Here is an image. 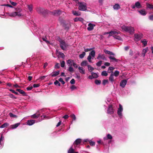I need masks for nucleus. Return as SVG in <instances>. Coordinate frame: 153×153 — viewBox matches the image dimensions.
<instances>
[{
	"label": "nucleus",
	"instance_id": "f257e3e1",
	"mask_svg": "<svg viewBox=\"0 0 153 153\" xmlns=\"http://www.w3.org/2000/svg\"><path fill=\"white\" fill-rule=\"evenodd\" d=\"M121 28L123 30L130 34H133L134 33L135 30L133 27L123 25L121 26Z\"/></svg>",
	"mask_w": 153,
	"mask_h": 153
},
{
	"label": "nucleus",
	"instance_id": "f03ea898",
	"mask_svg": "<svg viewBox=\"0 0 153 153\" xmlns=\"http://www.w3.org/2000/svg\"><path fill=\"white\" fill-rule=\"evenodd\" d=\"M59 41L60 43L59 45L61 49L63 50H66L68 47V45L66 43L64 40L62 39H59Z\"/></svg>",
	"mask_w": 153,
	"mask_h": 153
},
{
	"label": "nucleus",
	"instance_id": "7ed1b4c3",
	"mask_svg": "<svg viewBox=\"0 0 153 153\" xmlns=\"http://www.w3.org/2000/svg\"><path fill=\"white\" fill-rule=\"evenodd\" d=\"M79 4L78 9L81 11H85L87 10V6L85 3L79 2L78 3Z\"/></svg>",
	"mask_w": 153,
	"mask_h": 153
},
{
	"label": "nucleus",
	"instance_id": "20e7f679",
	"mask_svg": "<svg viewBox=\"0 0 153 153\" xmlns=\"http://www.w3.org/2000/svg\"><path fill=\"white\" fill-rule=\"evenodd\" d=\"M36 10L39 13H41L43 15H45L48 13V11L42 8L38 7Z\"/></svg>",
	"mask_w": 153,
	"mask_h": 153
},
{
	"label": "nucleus",
	"instance_id": "39448f33",
	"mask_svg": "<svg viewBox=\"0 0 153 153\" xmlns=\"http://www.w3.org/2000/svg\"><path fill=\"white\" fill-rule=\"evenodd\" d=\"M123 110L122 106L120 104L119 105V108H118L117 110V114L118 115L120 116H122V112Z\"/></svg>",
	"mask_w": 153,
	"mask_h": 153
},
{
	"label": "nucleus",
	"instance_id": "423d86ee",
	"mask_svg": "<svg viewBox=\"0 0 153 153\" xmlns=\"http://www.w3.org/2000/svg\"><path fill=\"white\" fill-rule=\"evenodd\" d=\"M16 12L10 13H7L8 14V15L10 17H15L16 16H17L19 17L21 16H22V14H18L16 13Z\"/></svg>",
	"mask_w": 153,
	"mask_h": 153
},
{
	"label": "nucleus",
	"instance_id": "0eeeda50",
	"mask_svg": "<svg viewBox=\"0 0 153 153\" xmlns=\"http://www.w3.org/2000/svg\"><path fill=\"white\" fill-rule=\"evenodd\" d=\"M52 13L53 15L58 16L60 15L62 13L60 10H55L53 11Z\"/></svg>",
	"mask_w": 153,
	"mask_h": 153
},
{
	"label": "nucleus",
	"instance_id": "6e6552de",
	"mask_svg": "<svg viewBox=\"0 0 153 153\" xmlns=\"http://www.w3.org/2000/svg\"><path fill=\"white\" fill-rule=\"evenodd\" d=\"M107 113L110 114H113L114 113V111L112 105H110L108 106V109L107 110Z\"/></svg>",
	"mask_w": 153,
	"mask_h": 153
},
{
	"label": "nucleus",
	"instance_id": "1a4fd4ad",
	"mask_svg": "<svg viewBox=\"0 0 153 153\" xmlns=\"http://www.w3.org/2000/svg\"><path fill=\"white\" fill-rule=\"evenodd\" d=\"M95 26V25L93 24L90 23L88 25V27H87V30L88 31H91L94 29V27Z\"/></svg>",
	"mask_w": 153,
	"mask_h": 153
},
{
	"label": "nucleus",
	"instance_id": "9d476101",
	"mask_svg": "<svg viewBox=\"0 0 153 153\" xmlns=\"http://www.w3.org/2000/svg\"><path fill=\"white\" fill-rule=\"evenodd\" d=\"M118 32L116 31H111L107 33V34H108L109 35L108 36V38L110 37L111 36H112L113 35H117L118 34Z\"/></svg>",
	"mask_w": 153,
	"mask_h": 153
},
{
	"label": "nucleus",
	"instance_id": "9b49d317",
	"mask_svg": "<svg viewBox=\"0 0 153 153\" xmlns=\"http://www.w3.org/2000/svg\"><path fill=\"white\" fill-rule=\"evenodd\" d=\"M127 82V81L126 79H123L120 82V86L123 88H124Z\"/></svg>",
	"mask_w": 153,
	"mask_h": 153
},
{
	"label": "nucleus",
	"instance_id": "f8f14e48",
	"mask_svg": "<svg viewBox=\"0 0 153 153\" xmlns=\"http://www.w3.org/2000/svg\"><path fill=\"white\" fill-rule=\"evenodd\" d=\"M97 58V59H101L105 61L107 60L104 54L101 55L100 54H99Z\"/></svg>",
	"mask_w": 153,
	"mask_h": 153
},
{
	"label": "nucleus",
	"instance_id": "ddd939ff",
	"mask_svg": "<svg viewBox=\"0 0 153 153\" xmlns=\"http://www.w3.org/2000/svg\"><path fill=\"white\" fill-rule=\"evenodd\" d=\"M109 58L110 59V62H117L119 61L118 59L112 56H110L109 57Z\"/></svg>",
	"mask_w": 153,
	"mask_h": 153
},
{
	"label": "nucleus",
	"instance_id": "4468645a",
	"mask_svg": "<svg viewBox=\"0 0 153 153\" xmlns=\"http://www.w3.org/2000/svg\"><path fill=\"white\" fill-rule=\"evenodd\" d=\"M16 91L19 92V93L22 95L23 96H27V94L23 90L21 89H17Z\"/></svg>",
	"mask_w": 153,
	"mask_h": 153
},
{
	"label": "nucleus",
	"instance_id": "2eb2a0df",
	"mask_svg": "<svg viewBox=\"0 0 153 153\" xmlns=\"http://www.w3.org/2000/svg\"><path fill=\"white\" fill-rule=\"evenodd\" d=\"M71 26V24H64L63 27H64L65 30L68 31Z\"/></svg>",
	"mask_w": 153,
	"mask_h": 153
},
{
	"label": "nucleus",
	"instance_id": "dca6fc26",
	"mask_svg": "<svg viewBox=\"0 0 153 153\" xmlns=\"http://www.w3.org/2000/svg\"><path fill=\"white\" fill-rule=\"evenodd\" d=\"M35 122V120H28L27 122V124L29 126H31L34 124Z\"/></svg>",
	"mask_w": 153,
	"mask_h": 153
},
{
	"label": "nucleus",
	"instance_id": "f3484780",
	"mask_svg": "<svg viewBox=\"0 0 153 153\" xmlns=\"http://www.w3.org/2000/svg\"><path fill=\"white\" fill-rule=\"evenodd\" d=\"M109 80L111 82H113V81L115 80V79L114 78V74L113 73H111L109 77Z\"/></svg>",
	"mask_w": 153,
	"mask_h": 153
},
{
	"label": "nucleus",
	"instance_id": "a211bd4d",
	"mask_svg": "<svg viewBox=\"0 0 153 153\" xmlns=\"http://www.w3.org/2000/svg\"><path fill=\"white\" fill-rule=\"evenodd\" d=\"M82 141V140L78 138L75 140L74 143V144L76 145H78L80 144Z\"/></svg>",
	"mask_w": 153,
	"mask_h": 153
},
{
	"label": "nucleus",
	"instance_id": "6ab92c4d",
	"mask_svg": "<svg viewBox=\"0 0 153 153\" xmlns=\"http://www.w3.org/2000/svg\"><path fill=\"white\" fill-rule=\"evenodd\" d=\"M60 73L59 71H55L53 72V74H51V75L52 77H55L58 75Z\"/></svg>",
	"mask_w": 153,
	"mask_h": 153
},
{
	"label": "nucleus",
	"instance_id": "aec40b11",
	"mask_svg": "<svg viewBox=\"0 0 153 153\" xmlns=\"http://www.w3.org/2000/svg\"><path fill=\"white\" fill-rule=\"evenodd\" d=\"M78 69L80 73L83 74H85V70H83V68L82 67L79 66L78 67Z\"/></svg>",
	"mask_w": 153,
	"mask_h": 153
},
{
	"label": "nucleus",
	"instance_id": "412c9836",
	"mask_svg": "<svg viewBox=\"0 0 153 153\" xmlns=\"http://www.w3.org/2000/svg\"><path fill=\"white\" fill-rule=\"evenodd\" d=\"M67 64H69V66H72V63L73 64V62H74V61L71 59H69L67 61Z\"/></svg>",
	"mask_w": 153,
	"mask_h": 153
},
{
	"label": "nucleus",
	"instance_id": "4be33fe9",
	"mask_svg": "<svg viewBox=\"0 0 153 153\" xmlns=\"http://www.w3.org/2000/svg\"><path fill=\"white\" fill-rule=\"evenodd\" d=\"M20 124V123H17L14 125H11L10 126L11 128L12 129H14L17 127Z\"/></svg>",
	"mask_w": 153,
	"mask_h": 153
},
{
	"label": "nucleus",
	"instance_id": "5701e85b",
	"mask_svg": "<svg viewBox=\"0 0 153 153\" xmlns=\"http://www.w3.org/2000/svg\"><path fill=\"white\" fill-rule=\"evenodd\" d=\"M138 12L141 14L143 16H145L146 14V13L144 9L141 10L139 11Z\"/></svg>",
	"mask_w": 153,
	"mask_h": 153
},
{
	"label": "nucleus",
	"instance_id": "b1692460",
	"mask_svg": "<svg viewBox=\"0 0 153 153\" xmlns=\"http://www.w3.org/2000/svg\"><path fill=\"white\" fill-rule=\"evenodd\" d=\"M104 52L107 54H109V55H114V54L112 52H111L109 51H108L106 49H105L104 50Z\"/></svg>",
	"mask_w": 153,
	"mask_h": 153
},
{
	"label": "nucleus",
	"instance_id": "393cba45",
	"mask_svg": "<svg viewBox=\"0 0 153 153\" xmlns=\"http://www.w3.org/2000/svg\"><path fill=\"white\" fill-rule=\"evenodd\" d=\"M113 8L114 10H117L120 9V7L118 4H115L114 5Z\"/></svg>",
	"mask_w": 153,
	"mask_h": 153
},
{
	"label": "nucleus",
	"instance_id": "a878e982",
	"mask_svg": "<svg viewBox=\"0 0 153 153\" xmlns=\"http://www.w3.org/2000/svg\"><path fill=\"white\" fill-rule=\"evenodd\" d=\"M40 115V114H34L31 116L32 118L35 119L38 118Z\"/></svg>",
	"mask_w": 153,
	"mask_h": 153
},
{
	"label": "nucleus",
	"instance_id": "bb28decb",
	"mask_svg": "<svg viewBox=\"0 0 153 153\" xmlns=\"http://www.w3.org/2000/svg\"><path fill=\"white\" fill-rule=\"evenodd\" d=\"M135 5L137 8H139L141 7L142 6L140 3L138 1L136 2L135 3Z\"/></svg>",
	"mask_w": 153,
	"mask_h": 153
},
{
	"label": "nucleus",
	"instance_id": "cd10ccee",
	"mask_svg": "<svg viewBox=\"0 0 153 153\" xmlns=\"http://www.w3.org/2000/svg\"><path fill=\"white\" fill-rule=\"evenodd\" d=\"M16 12L17 13V14H21L20 12L22 11V10L20 8L17 7L15 9Z\"/></svg>",
	"mask_w": 153,
	"mask_h": 153
},
{
	"label": "nucleus",
	"instance_id": "c85d7f7f",
	"mask_svg": "<svg viewBox=\"0 0 153 153\" xmlns=\"http://www.w3.org/2000/svg\"><path fill=\"white\" fill-rule=\"evenodd\" d=\"M134 36L138 40H140L142 38L141 35L139 34H135L134 35Z\"/></svg>",
	"mask_w": 153,
	"mask_h": 153
},
{
	"label": "nucleus",
	"instance_id": "c756f323",
	"mask_svg": "<svg viewBox=\"0 0 153 153\" xmlns=\"http://www.w3.org/2000/svg\"><path fill=\"white\" fill-rule=\"evenodd\" d=\"M88 62L87 61H82L81 63V66H86L88 64Z\"/></svg>",
	"mask_w": 153,
	"mask_h": 153
},
{
	"label": "nucleus",
	"instance_id": "7c9ffc66",
	"mask_svg": "<svg viewBox=\"0 0 153 153\" xmlns=\"http://www.w3.org/2000/svg\"><path fill=\"white\" fill-rule=\"evenodd\" d=\"M72 13L75 16H79L80 15V13H78L76 10L72 11Z\"/></svg>",
	"mask_w": 153,
	"mask_h": 153
},
{
	"label": "nucleus",
	"instance_id": "2f4dec72",
	"mask_svg": "<svg viewBox=\"0 0 153 153\" xmlns=\"http://www.w3.org/2000/svg\"><path fill=\"white\" fill-rule=\"evenodd\" d=\"M9 125V124L8 123H4L0 127V128H3L5 127H7Z\"/></svg>",
	"mask_w": 153,
	"mask_h": 153
},
{
	"label": "nucleus",
	"instance_id": "473e14b6",
	"mask_svg": "<svg viewBox=\"0 0 153 153\" xmlns=\"http://www.w3.org/2000/svg\"><path fill=\"white\" fill-rule=\"evenodd\" d=\"M91 74L93 76L94 78H97L98 77L97 74L96 73L92 72L91 73Z\"/></svg>",
	"mask_w": 153,
	"mask_h": 153
},
{
	"label": "nucleus",
	"instance_id": "72a5a7b5",
	"mask_svg": "<svg viewBox=\"0 0 153 153\" xmlns=\"http://www.w3.org/2000/svg\"><path fill=\"white\" fill-rule=\"evenodd\" d=\"M114 69V68L111 67H109L108 68V71H110L108 72V73H113V71Z\"/></svg>",
	"mask_w": 153,
	"mask_h": 153
},
{
	"label": "nucleus",
	"instance_id": "f704fd0d",
	"mask_svg": "<svg viewBox=\"0 0 153 153\" xmlns=\"http://www.w3.org/2000/svg\"><path fill=\"white\" fill-rule=\"evenodd\" d=\"M85 55V53L84 52H83L82 54L79 55V57L81 59L83 58Z\"/></svg>",
	"mask_w": 153,
	"mask_h": 153
},
{
	"label": "nucleus",
	"instance_id": "c9c22d12",
	"mask_svg": "<svg viewBox=\"0 0 153 153\" xmlns=\"http://www.w3.org/2000/svg\"><path fill=\"white\" fill-rule=\"evenodd\" d=\"M141 42L143 44L144 46H145L147 44V42L146 41V39H144L143 40H141Z\"/></svg>",
	"mask_w": 153,
	"mask_h": 153
},
{
	"label": "nucleus",
	"instance_id": "e433bc0d",
	"mask_svg": "<svg viewBox=\"0 0 153 153\" xmlns=\"http://www.w3.org/2000/svg\"><path fill=\"white\" fill-rule=\"evenodd\" d=\"M74 150L72 148V147H71L68 150V153H74Z\"/></svg>",
	"mask_w": 153,
	"mask_h": 153
},
{
	"label": "nucleus",
	"instance_id": "4c0bfd02",
	"mask_svg": "<svg viewBox=\"0 0 153 153\" xmlns=\"http://www.w3.org/2000/svg\"><path fill=\"white\" fill-rule=\"evenodd\" d=\"M148 48H146L144 49L143 51V54L144 56L145 55V53L147 52Z\"/></svg>",
	"mask_w": 153,
	"mask_h": 153
},
{
	"label": "nucleus",
	"instance_id": "58836bf2",
	"mask_svg": "<svg viewBox=\"0 0 153 153\" xmlns=\"http://www.w3.org/2000/svg\"><path fill=\"white\" fill-rule=\"evenodd\" d=\"M9 115L10 116V117H12V118H17V116L16 115L14 114L11 113H10L9 114Z\"/></svg>",
	"mask_w": 153,
	"mask_h": 153
},
{
	"label": "nucleus",
	"instance_id": "ea45409f",
	"mask_svg": "<svg viewBox=\"0 0 153 153\" xmlns=\"http://www.w3.org/2000/svg\"><path fill=\"white\" fill-rule=\"evenodd\" d=\"M113 74H114V76L116 77H117L119 76V71H116L114 72Z\"/></svg>",
	"mask_w": 153,
	"mask_h": 153
},
{
	"label": "nucleus",
	"instance_id": "a19ab883",
	"mask_svg": "<svg viewBox=\"0 0 153 153\" xmlns=\"http://www.w3.org/2000/svg\"><path fill=\"white\" fill-rule=\"evenodd\" d=\"M101 75L102 76H107L108 74L106 71H104L102 72Z\"/></svg>",
	"mask_w": 153,
	"mask_h": 153
},
{
	"label": "nucleus",
	"instance_id": "79ce46f5",
	"mask_svg": "<svg viewBox=\"0 0 153 153\" xmlns=\"http://www.w3.org/2000/svg\"><path fill=\"white\" fill-rule=\"evenodd\" d=\"M89 55H90L91 56H92V57H94L95 55V52L94 50L92 51L90 53Z\"/></svg>",
	"mask_w": 153,
	"mask_h": 153
},
{
	"label": "nucleus",
	"instance_id": "37998d69",
	"mask_svg": "<svg viewBox=\"0 0 153 153\" xmlns=\"http://www.w3.org/2000/svg\"><path fill=\"white\" fill-rule=\"evenodd\" d=\"M8 96L10 98L13 99H16L17 98L16 97H15L13 94H9Z\"/></svg>",
	"mask_w": 153,
	"mask_h": 153
},
{
	"label": "nucleus",
	"instance_id": "c03bdc74",
	"mask_svg": "<svg viewBox=\"0 0 153 153\" xmlns=\"http://www.w3.org/2000/svg\"><path fill=\"white\" fill-rule=\"evenodd\" d=\"M147 7L150 9H153V5L149 4H147Z\"/></svg>",
	"mask_w": 153,
	"mask_h": 153
},
{
	"label": "nucleus",
	"instance_id": "a18cd8bd",
	"mask_svg": "<svg viewBox=\"0 0 153 153\" xmlns=\"http://www.w3.org/2000/svg\"><path fill=\"white\" fill-rule=\"evenodd\" d=\"M114 37L116 39L119 40H121V37L119 36H117V35H115V36H114Z\"/></svg>",
	"mask_w": 153,
	"mask_h": 153
},
{
	"label": "nucleus",
	"instance_id": "49530a36",
	"mask_svg": "<svg viewBox=\"0 0 153 153\" xmlns=\"http://www.w3.org/2000/svg\"><path fill=\"white\" fill-rule=\"evenodd\" d=\"M95 83L97 85H100L101 83V81L100 80L96 79L95 81Z\"/></svg>",
	"mask_w": 153,
	"mask_h": 153
},
{
	"label": "nucleus",
	"instance_id": "de8ad7c7",
	"mask_svg": "<svg viewBox=\"0 0 153 153\" xmlns=\"http://www.w3.org/2000/svg\"><path fill=\"white\" fill-rule=\"evenodd\" d=\"M54 84L55 85H58V86H60V84L59 82L57 80H56L54 82Z\"/></svg>",
	"mask_w": 153,
	"mask_h": 153
},
{
	"label": "nucleus",
	"instance_id": "09e8293b",
	"mask_svg": "<svg viewBox=\"0 0 153 153\" xmlns=\"http://www.w3.org/2000/svg\"><path fill=\"white\" fill-rule=\"evenodd\" d=\"M60 82H61L62 84L64 85L65 84V82L63 81V79L62 78H60L58 79Z\"/></svg>",
	"mask_w": 153,
	"mask_h": 153
},
{
	"label": "nucleus",
	"instance_id": "8fccbe9b",
	"mask_svg": "<svg viewBox=\"0 0 153 153\" xmlns=\"http://www.w3.org/2000/svg\"><path fill=\"white\" fill-rule=\"evenodd\" d=\"M89 142L91 146H93L95 145V142H93L91 140L89 141Z\"/></svg>",
	"mask_w": 153,
	"mask_h": 153
},
{
	"label": "nucleus",
	"instance_id": "3c124183",
	"mask_svg": "<svg viewBox=\"0 0 153 153\" xmlns=\"http://www.w3.org/2000/svg\"><path fill=\"white\" fill-rule=\"evenodd\" d=\"M68 70L71 72H73L74 71V69L72 66H69Z\"/></svg>",
	"mask_w": 153,
	"mask_h": 153
},
{
	"label": "nucleus",
	"instance_id": "603ef678",
	"mask_svg": "<svg viewBox=\"0 0 153 153\" xmlns=\"http://www.w3.org/2000/svg\"><path fill=\"white\" fill-rule=\"evenodd\" d=\"M102 62V61H100L96 63V65L98 67H100L101 65Z\"/></svg>",
	"mask_w": 153,
	"mask_h": 153
},
{
	"label": "nucleus",
	"instance_id": "864d4df0",
	"mask_svg": "<svg viewBox=\"0 0 153 153\" xmlns=\"http://www.w3.org/2000/svg\"><path fill=\"white\" fill-rule=\"evenodd\" d=\"M28 8L30 11H31L33 10L32 6L31 5H28Z\"/></svg>",
	"mask_w": 153,
	"mask_h": 153
},
{
	"label": "nucleus",
	"instance_id": "5fc2aeb1",
	"mask_svg": "<svg viewBox=\"0 0 153 153\" xmlns=\"http://www.w3.org/2000/svg\"><path fill=\"white\" fill-rule=\"evenodd\" d=\"M59 54L61 56L62 58H64L65 57V55L64 54V53H62L61 52H59Z\"/></svg>",
	"mask_w": 153,
	"mask_h": 153
},
{
	"label": "nucleus",
	"instance_id": "6e6d98bb",
	"mask_svg": "<svg viewBox=\"0 0 153 153\" xmlns=\"http://www.w3.org/2000/svg\"><path fill=\"white\" fill-rule=\"evenodd\" d=\"M108 80L104 79L102 81V84L105 85L106 83L108 82Z\"/></svg>",
	"mask_w": 153,
	"mask_h": 153
},
{
	"label": "nucleus",
	"instance_id": "4d7b16f0",
	"mask_svg": "<svg viewBox=\"0 0 153 153\" xmlns=\"http://www.w3.org/2000/svg\"><path fill=\"white\" fill-rule=\"evenodd\" d=\"M107 138L108 139L111 140L112 138L111 135L110 134H108L107 135Z\"/></svg>",
	"mask_w": 153,
	"mask_h": 153
},
{
	"label": "nucleus",
	"instance_id": "13d9d810",
	"mask_svg": "<svg viewBox=\"0 0 153 153\" xmlns=\"http://www.w3.org/2000/svg\"><path fill=\"white\" fill-rule=\"evenodd\" d=\"M65 65V62L64 61H62L61 63V66L62 67H64Z\"/></svg>",
	"mask_w": 153,
	"mask_h": 153
},
{
	"label": "nucleus",
	"instance_id": "bf43d9fd",
	"mask_svg": "<svg viewBox=\"0 0 153 153\" xmlns=\"http://www.w3.org/2000/svg\"><path fill=\"white\" fill-rule=\"evenodd\" d=\"M70 116L71 117V118H73V119L74 120H76V117L75 115L74 114H71Z\"/></svg>",
	"mask_w": 153,
	"mask_h": 153
},
{
	"label": "nucleus",
	"instance_id": "052dcab7",
	"mask_svg": "<svg viewBox=\"0 0 153 153\" xmlns=\"http://www.w3.org/2000/svg\"><path fill=\"white\" fill-rule=\"evenodd\" d=\"M59 68V64L58 63H56L55 65L54 68Z\"/></svg>",
	"mask_w": 153,
	"mask_h": 153
},
{
	"label": "nucleus",
	"instance_id": "680f3d73",
	"mask_svg": "<svg viewBox=\"0 0 153 153\" xmlns=\"http://www.w3.org/2000/svg\"><path fill=\"white\" fill-rule=\"evenodd\" d=\"M40 85L39 84H34L33 85V88H37L38 87L40 86Z\"/></svg>",
	"mask_w": 153,
	"mask_h": 153
},
{
	"label": "nucleus",
	"instance_id": "e2e57ef3",
	"mask_svg": "<svg viewBox=\"0 0 153 153\" xmlns=\"http://www.w3.org/2000/svg\"><path fill=\"white\" fill-rule=\"evenodd\" d=\"M91 56L90 55H89L88 56V58H87V59L88 60V61L89 62H91Z\"/></svg>",
	"mask_w": 153,
	"mask_h": 153
},
{
	"label": "nucleus",
	"instance_id": "0e129e2a",
	"mask_svg": "<svg viewBox=\"0 0 153 153\" xmlns=\"http://www.w3.org/2000/svg\"><path fill=\"white\" fill-rule=\"evenodd\" d=\"M33 88V87L32 86L28 87L26 88V89L27 91H30Z\"/></svg>",
	"mask_w": 153,
	"mask_h": 153
},
{
	"label": "nucleus",
	"instance_id": "69168bd1",
	"mask_svg": "<svg viewBox=\"0 0 153 153\" xmlns=\"http://www.w3.org/2000/svg\"><path fill=\"white\" fill-rule=\"evenodd\" d=\"M10 2L11 4L13 6H16L17 4V3L14 2L10 1Z\"/></svg>",
	"mask_w": 153,
	"mask_h": 153
},
{
	"label": "nucleus",
	"instance_id": "338daca9",
	"mask_svg": "<svg viewBox=\"0 0 153 153\" xmlns=\"http://www.w3.org/2000/svg\"><path fill=\"white\" fill-rule=\"evenodd\" d=\"M70 83L71 84H74L75 83V81L74 79H72L70 81Z\"/></svg>",
	"mask_w": 153,
	"mask_h": 153
},
{
	"label": "nucleus",
	"instance_id": "774afa93",
	"mask_svg": "<svg viewBox=\"0 0 153 153\" xmlns=\"http://www.w3.org/2000/svg\"><path fill=\"white\" fill-rule=\"evenodd\" d=\"M73 65L74 67L75 68H77L78 67L77 65L76 64V63H75L74 62H73Z\"/></svg>",
	"mask_w": 153,
	"mask_h": 153
}]
</instances>
